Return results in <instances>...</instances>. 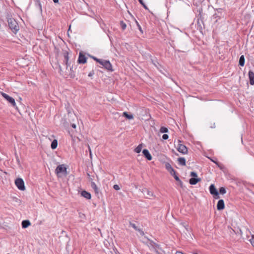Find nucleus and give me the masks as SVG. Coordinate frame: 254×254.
<instances>
[{
  "instance_id": "f257e3e1",
  "label": "nucleus",
  "mask_w": 254,
  "mask_h": 254,
  "mask_svg": "<svg viewBox=\"0 0 254 254\" xmlns=\"http://www.w3.org/2000/svg\"><path fill=\"white\" fill-rule=\"evenodd\" d=\"M55 174L58 178H61L63 176H66L68 174L67 168L65 165L62 164L58 165L55 169Z\"/></svg>"
},
{
  "instance_id": "f03ea898",
  "label": "nucleus",
  "mask_w": 254,
  "mask_h": 254,
  "mask_svg": "<svg viewBox=\"0 0 254 254\" xmlns=\"http://www.w3.org/2000/svg\"><path fill=\"white\" fill-rule=\"evenodd\" d=\"M8 26L13 33L16 34L19 29L17 21L13 18H7Z\"/></svg>"
},
{
  "instance_id": "7ed1b4c3",
  "label": "nucleus",
  "mask_w": 254,
  "mask_h": 254,
  "mask_svg": "<svg viewBox=\"0 0 254 254\" xmlns=\"http://www.w3.org/2000/svg\"><path fill=\"white\" fill-rule=\"evenodd\" d=\"M209 190L210 193L213 196L214 198L218 199L219 198V192L214 184H211L209 186Z\"/></svg>"
},
{
  "instance_id": "20e7f679",
  "label": "nucleus",
  "mask_w": 254,
  "mask_h": 254,
  "mask_svg": "<svg viewBox=\"0 0 254 254\" xmlns=\"http://www.w3.org/2000/svg\"><path fill=\"white\" fill-rule=\"evenodd\" d=\"M15 184L19 190H25L24 182L22 179L20 178H17L15 180Z\"/></svg>"
},
{
  "instance_id": "39448f33",
  "label": "nucleus",
  "mask_w": 254,
  "mask_h": 254,
  "mask_svg": "<svg viewBox=\"0 0 254 254\" xmlns=\"http://www.w3.org/2000/svg\"><path fill=\"white\" fill-rule=\"evenodd\" d=\"M100 62H101V63L99 64L103 65V66L105 69H106L108 71H113V69L112 68V65L109 61L102 59Z\"/></svg>"
},
{
  "instance_id": "423d86ee",
  "label": "nucleus",
  "mask_w": 254,
  "mask_h": 254,
  "mask_svg": "<svg viewBox=\"0 0 254 254\" xmlns=\"http://www.w3.org/2000/svg\"><path fill=\"white\" fill-rule=\"evenodd\" d=\"M179 142L180 143L181 142V141L180 140H179ZM177 149L179 152L183 154H186L188 153L187 147L185 145L182 144L181 143H179Z\"/></svg>"
},
{
  "instance_id": "0eeeda50",
  "label": "nucleus",
  "mask_w": 254,
  "mask_h": 254,
  "mask_svg": "<svg viewBox=\"0 0 254 254\" xmlns=\"http://www.w3.org/2000/svg\"><path fill=\"white\" fill-rule=\"evenodd\" d=\"M1 94L5 99H6L9 103L11 104V105H12L13 107L16 106L15 100L12 97L3 92H1Z\"/></svg>"
},
{
  "instance_id": "6e6552de",
  "label": "nucleus",
  "mask_w": 254,
  "mask_h": 254,
  "mask_svg": "<svg viewBox=\"0 0 254 254\" xmlns=\"http://www.w3.org/2000/svg\"><path fill=\"white\" fill-rule=\"evenodd\" d=\"M87 58L85 56V55L83 53V52H79L78 59L77 60V62L79 64H85L87 62Z\"/></svg>"
},
{
  "instance_id": "1a4fd4ad",
  "label": "nucleus",
  "mask_w": 254,
  "mask_h": 254,
  "mask_svg": "<svg viewBox=\"0 0 254 254\" xmlns=\"http://www.w3.org/2000/svg\"><path fill=\"white\" fill-rule=\"evenodd\" d=\"M91 187L94 190V192L96 195L98 196V198L100 197L99 194H101L100 193L99 190L96 186V184L94 182H91Z\"/></svg>"
},
{
  "instance_id": "9d476101",
  "label": "nucleus",
  "mask_w": 254,
  "mask_h": 254,
  "mask_svg": "<svg viewBox=\"0 0 254 254\" xmlns=\"http://www.w3.org/2000/svg\"><path fill=\"white\" fill-rule=\"evenodd\" d=\"M225 208L224 201L223 199L218 200L217 204V209L218 210H222Z\"/></svg>"
},
{
  "instance_id": "9b49d317",
  "label": "nucleus",
  "mask_w": 254,
  "mask_h": 254,
  "mask_svg": "<svg viewBox=\"0 0 254 254\" xmlns=\"http://www.w3.org/2000/svg\"><path fill=\"white\" fill-rule=\"evenodd\" d=\"M142 154H143L144 156L148 160H152V156L150 154L149 151L146 149H144L142 150Z\"/></svg>"
},
{
  "instance_id": "f8f14e48",
  "label": "nucleus",
  "mask_w": 254,
  "mask_h": 254,
  "mask_svg": "<svg viewBox=\"0 0 254 254\" xmlns=\"http://www.w3.org/2000/svg\"><path fill=\"white\" fill-rule=\"evenodd\" d=\"M249 78L250 79V83L252 85H254V72L252 70L249 71Z\"/></svg>"
},
{
  "instance_id": "ddd939ff",
  "label": "nucleus",
  "mask_w": 254,
  "mask_h": 254,
  "mask_svg": "<svg viewBox=\"0 0 254 254\" xmlns=\"http://www.w3.org/2000/svg\"><path fill=\"white\" fill-rule=\"evenodd\" d=\"M201 181L200 178H191L189 180V183L190 185H196L197 183Z\"/></svg>"
},
{
  "instance_id": "4468645a",
  "label": "nucleus",
  "mask_w": 254,
  "mask_h": 254,
  "mask_svg": "<svg viewBox=\"0 0 254 254\" xmlns=\"http://www.w3.org/2000/svg\"><path fill=\"white\" fill-rule=\"evenodd\" d=\"M81 195L82 196L87 199H90L91 198V195L90 193L86 190H82L81 192Z\"/></svg>"
},
{
  "instance_id": "2eb2a0df",
  "label": "nucleus",
  "mask_w": 254,
  "mask_h": 254,
  "mask_svg": "<svg viewBox=\"0 0 254 254\" xmlns=\"http://www.w3.org/2000/svg\"><path fill=\"white\" fill-rule=\"evenodd\" d=\"M71 121L68 118H62L61 120V123L63 125L64 127H66L68 125L69 123H71Z\"/></svg>"
},
{
  "instance_id": "dca6fc26",
  "label": "nucleus",
  "mask_w": 254,
  "mask_h": 254,
  "mask_svg": "<svg viewBox=\"0 0 254 254\" xmlns=\"http://www.w3.org/2000/svg\"><path fill=\"white\" fill-rule=\"evenodd\" d=\"M64 62L65 63V64L66 65V68H67V67L68 66V61L69 60L68 52L65 51L64 52Z\"/></svg>"
},
{
  "instance_id": "f3484780",
  "label": "nucleus",
  "mask_w": 254,
  "mask_h": 254,
  "mask_svg": "<svg viewBox=\"0 0 254 254\" xmlns=\"http://www.w3.org/2000/svg\"><path fill=\"white\" fill-rule=\"evenodd\" d=\"M22 227L23 228H26L31 225V223L28 220H25L22 222Z\"/></svg>"
},
{
  "instance_id": "a211bd4d",
  "label": "nucleus",
  "mask_w": 254,
  "mask_h": 254,
  "mask_svg": "<svg viewBox=\"0 0 254 254\" xmlns=\"http://www.w3.org/2000/svg\"><path fill=\"white\" fill-rule=\"evenodd\" d=\"M129 225L131 226L133 228H134L135 230L138 231L139 232H140V234L142 235H143L144 232L142 231L140 229H138L137 226H136L135 224L134 223H132L131 222H129Z\"/></svg>"
},
{
  "instance_id": "6ab92c4d",
  "label": "nucleus",
  "mask_w": 254,
  "mask_h": 254,
  "mask_svg": "<svg viewBox=\"0 0 254 254\" xmlns=\"http://www.w3.org/2000/svg\"><path fill=\"white\" fill-rule=\"evenodd\" d=\"M178 161L180 165L182 166H186V159L184 157H179L178 158Z\"/></svg>"
},
{
  "instance_id": "aec40b11",
  "label": "nucleus",
  "mask_w": 254,
  "mask_h": 254,
  "mask_svg": "<svg viewBox=\"0 0 254 254\" xmlns=\"http://www.w3.org/2000/svg\"><path fill=\"white\" fill-rule=\"evenodd\" d=\"M149 242V244L150 245L153 247V248H160V245L157 244V243H155L154 241H153L152 240H150V239H148Z\"/></svg>"
},
{
  "instance_id": "412c9836",
  "label": "nucleus",
  "mask_w": 254,
  "mask_h": 254,
  "mask_svg": "<svg viewBox=\"0 0 254 254\" xmlns=\"http://www.w3.org/2000/svg\"><path fill=\"white\" fill-rule=\"evenodd\" d=\"M123 116L125 117L126 118L128 119V120H131V119H133V115L132 114H128V113H127V112H124L123 113Z\"/></svg>"
},
{
  "instance_id": "4be33fe9",
  "label": "nucleus",
  "mask_w": 254,
  "mask_h": 254,
  "mask_svg": "<svg viewBox=\"0 0 254 254\" xmlns=\"http://www.w3.org/2000/svg\"><path fill=\"white\" fill-rule=\"evenodd\" d=\"M245 60L244 56L242 55L239 59V64L241 66H243L245 64Z\"/></svg>"
},
{
  "instance_id": "5701e85b",
  "label": "nucleus",
  "mask_w": 254,
  "mask_h": 254,
  "mask_svg": "<svg viewBox=\"0 0 254 254\" xmlns=\"http://www.w3.org/2000/svg\"><path fill=\"white\" fill-rule=\"evenodd\" d=\"M58 141L57 139H54L51 143V147L52 149H55L57 147Z\"/></svg>"
},
{
  "instance_id": "b1692460",
  "label": "nucleus",
  "mask_w": 254,
  "mask_h": 254,
  "mask_svg": "<svg viewBox=\"0 0 254 254\" xmlns=\"http://www.w3.org/2000/svg\"><path fill=\"white\" fill-rule=\"evenodd\" d=\"M165 168L166 169L170 172V171H173V168L170 165L169 163H165Z\"/></svg>"
},
{
  "instance_id": "393cba45",
  "label": "nucleus",
  "mask_w": 254,
  "mask_h": 254,
  "mask_svg": "<svg viewBox=\"0 0 254 254\" xmlns=\"http://www.w3.org/2000/svg\"><path fill=\"white\" fill-rule=\"evenodd\" d=\"M66 110L67 112V117L68 118L72 117V116L73 117H75V115H72V114L71 113L72 109H71L70 108H67Z\"/></svg>"
},
{
  "instance_id": "a878e982",
  "label": "nucleus",
  "mask_w": 254,
  "mask_h": 254,
  "mask_svg": "<svg viewBox=\"0 0 254 254\" xmlns=\"http://www.w3.org/2000/svg\"><path fill=\"white\" fill-rule=\"evenodd\" d=\"M142 144H139L138 145L135 149H134V151L137 153H139L141 152V149H142Z\"/></svg>"
},
{
  "instance_id": "bb28decb",
  "label": "nucleus",
  "mask_w": 254,
  "mask_h": 254,
  "mask_svg": "<svg viewBox=\"0 0 254 254\" xmlns=\"http://www.w3.org/2000/svg\"><path fill=\"white\" fill-rule=\"evenodd\" d=\"M160 132L161 133H167L168 132V129L165 127H161L160 128Z\"/></svg>"
},
{
  "instance_id": "cd10ccee",
  "label": "nucleus",
  "mask_w": 254,
  "mask_h": 254,
  "mask_svg": "<svg viewBox=\"0 0 254 254\" xmlns=\"http://www.w3.org/2000/svg\"><path fill=\"white\" fill-rule=\"evenodd\" d=\"M147 192L146 197L148 198H150L151 196H153V193L151 191L149 190H146Z\"/></svg>"
},
{
  "instance_id": "c85d7f7f",
  "label": "nucleus",
  "mask_w": 254,
  "mask_h": 254,
  "mask_svg": "<svg viewBox=\"0 0 254 254\" xmlns=\"http://www.w3.org/2000/svg\"><path fill=\"white\" fill-rule=\"evenodd\" d=\"M79 217L81 219V221H83L84 220L86 219V216L84 213H82L81 212H79L78 213Z\"/></svg>"
},
{
  "instance_id": "c756f323",
  "label": "nucleus",
  "mask_w": 254,
  "mask_h": 254,
  "mask_svg": "<svg viewBox=\"0 0 254 254\" xmlns=\"http://www.w3.org/2000/svg\"><path fill=\"white\" fill-rule=\"evenodd\" d=\"M219 193L224 194L226 192V189L224 187H220L219 189Z\"/></svg>"
},
{
  "instance_id": "7c9ffc66",
  "label": "nucleus",
  "mask_w": 254,
  "mask_h": 254,
  "mask_svg": "<svg viewBox=\"0 0 254 254\" xmlns=\"http://www.w3.org/2000/svg\"><path fill=\"white\" fill-rule=\"evenodd\" d=\"M215 164L220 168V170H223L225 168L224 166L218 162H215Z\"/></svg>"
},
{
  "instance_id": "2f4dec72",
  "label": "nucleus",
  "mask_w": 254,
  "mask_h": 254,
  "mask_svg": "<svg viewBox=\"0 0 254 254\" xmlns=\"http://www.w3.org/2000/svg\"><path fill=\"white\" fill-rule=\"evenodd\" d=\"M120 25L122 30H124L126 28L127 25L123 21H120Z\"/></svg>"
},
{
  "instance_id": "473e14b6",
  "label": "nucleus",
  "mask_w": 254,
  "mask_h": 254,
  "mask_svg": "<svg viewBox=\"0 0 254 254\" xmlns=\"http://www.w3.org/2000/svg\"><path fill=\"white\" fill-rule=\"evenodd\" d=\"M138 1L139 2V3L143 6V7L145 9H147V10H149L148 8L147 7V6L145 5V4L144 3L143 0H138Z\"/></svg>"
},
{
  "instance_id": "72a5a7b5",
  "label": "nucleus",
  "mask_w": 254,
  "mask_h": 254,
  "mask_svg": "<svg viewBox=\"0 0 254 254\" xmlns=\"http://www.w3.org/2000/svg\"><path fill=\"white\" fill-rule=\"evenodd\" d=\"M190 176L191 177V178H197V174L195 172H190Z\"/></svg>"
},
{
  "instance_id": "f704fd0d",
  "label": "nucleus",
  "mask_w": 254,
  "mask_h": 254,
  "mask_svg": "<svg viewBox=\"0 0 254 254\" xmlns=\"http://www.w3.org/2000/svg\"><path fill=\"white\" fill-rule=\"evenodd\" d=\"M94 60H95V61H96L97 63H101V62H100L101 60L102 59H98L96 57H94V56H91V57Z\"/></svg>"
},
{
  "instance_id": "c9c22d12",
  "label": "nucleus",
  "mask_w": 254,
  "mask_h": 254,
  "mask_svg": "<svg viewBox=\"0 0 254 254\" xmlns=\"http://www.w3.org/2000/svg\"><path fill=\"white\" fill-rule=\"evenodd\" d=\"M169 138V136L168 134H164L163 135H162V138L164 140H167Z\"/></svg>"
},
{
  "instance_id": "e433bc0d",
  "label": "nucleus",
  "mask_w": 254,
  "mask_h": 254,
  "mask_svg": "<svg viewBox=\"0 0 254 254\" xmlns=\"http://www.w3.org/2000/svg\"><path fill=\"white\" fill-rule=\"evenodd\" d=\"M170 174L173 176V177L175 176V175H177L176 171L173 169V171H170L169 172Z\"/></svg>"
},
{
  "instance_id": "4c0bfd02",
  "label": "nucleus",
  "mask_w": 254,
  "mask_h": 254,
  "mask_svg": "<svg viewBox=\"0 0 254 254\" xmlns=\"http://www.w3.org/2000/svg\"><path fill=\"white\" fill-rule=\"evenodd\" d=\"M217 13L218 14H219V15H221V16H222V12H221L222 11V9H221V8L217 9Z\"/></svg>"
},
{
  "instance_id": "58836bf2",
  "label": "nucleus",
  "mask_w": 254,
  "mask_h": 254,
  "mask_svg": "<svg viewBox=\"0 0 254 254\" xmlns=\"http://www.w3.org/2000/svg\"><path fill=\"white\" fill-rule=\"evenodd\" d=\"M113 188L116 190H118L120 189V187L118 185H114L113 186Z\"/></svg>"
},
{
  "instance_id": "ea45409f",
  "label": "nucleus",
  "mask_w": 254,
  "mask_h": 254,
  "mask_svg": "<svg viewBox=\"0 0 254 254\" xmlns=\"http://www.w3.org/2000/svg\"><path fill=\"white\" fill-rule=\"evenodd\" d=\"M250 242L252 246L254 247V236H253L252 239L250 240Z\"/></svg>"
},
{
  "instance_id": "a19ab883",
  "label": "nucleus",
  "mask_w": 254,
  "mask_h": 254,
  "mask_svg": "<svg viewBox=\"0 0 254 254\" xmlns=\"http://www.w3.org/2000/svg\"><path fill=\"white\" fill-rule=\"evenodd\" d=\"M136 22L137 25L138 26V29L142 33H143V31L142 30V28H141L140 25L138 24V23L137 21H136Z\"/></svg>"
},
{
  "instance_id": "79ce46f5",
  "label": "nucleus",
  "mask_w": 254,
  "mask_h": 254,
  "mask_svg": "<svg viewBox=\"0 0 254 254\" xmlns=\"http://www.w3.org/2000/svg\"><path fill=\"white\" fill-rule=\"evenodd\" d=\"M94 74V70H92L89 73L88 76L92 77Z\"/></svg>"
},
{
  "instance_id": "37998d69",
  "label": "nucleus",
  "mask_w": 254,
  "mask_h": 254,
  "mask_svg": "<svg viewBox=\"0 0 254 254\" xmlns=\"http://www.w3.org/2000/svg\"><path fill=\"white\" fill-rule=\"evenodd\" d=\"M213 17L214 18H216L217 17L220 18L221 15H219V14H218L217 13H215L214 14H213Z\"/></svg>"
},
{
  "instance_id": "c03bdc74",
  "label": "nucleus",
  "mask_w": 254,
  "mask_h": 254,
  "mask_svg": "<svg viewBox=\"0 0 254 254\" xmlns=\"http://www.w3.org/2000/svg\"><path fill=\"white\" fill-rule=\"evenodd\" d=\"M174 178L176 180V181H177V182L180 181V180H181L177 175H175Z\"/></svg>"
},
{
  "instance_id": "a18cd8bd",
  "label": "nucleus",
  "mask_w": 254,
  "mask_h": 254,
  "mask_svg": "<svg viewBox=\"0 0 254 254\" xmlns=\"http://www.w3.org/2000/svg\"><path fill=\"white\" fill-rule=\"evenodd\" d=\"M88 149H89V155H90V157L91 158H92V152H91V150L90 148V146L88 145Z\"/></svg>"
},
{
  "instance_id": "49530a36",
  "label": "nucleus",
  "mask_w": 254,
  "mask_h": 254,
  "mask_svg": "<svg viewBox=\"0 0 254 254\" xmlns=\"http://www.w3.org/2000/svg\"><path fill=\"white\" fill-rule=\"evenodd\" d=\"M36 1H37V2H38V4H39V5L40 8V9H41V10H42V6H41V3H40V0H36Z\"/></svg>"
},
{
  "instance_id": "de8ad7c7",
  "label": "nucleus",
  "mask_w": 254,
  "mask_h": 254,
  "mask_svg": "<svg viewBox=\"0 0 254 254\" xmlns=\"http://www.w3.org/2000/svg\"><path fill=\"white\" fill-rule=\"evenodd\" d=\"M178 182H179V185H180V187H181V188H183V182H182V181H181V180H180V181H179Z\"/></svg>"
},
{
  "instance_id": "09e8293b",
  "label": "nucleus",
  "mask_w": 254,
  "mask_h": 254,
  "mask_svg": "<svg viewBox=\"0 0 254 254\" xmlns=\"http://www.w3.org/2000/svg\"><path fill=\"white\" fill-rule=\"evenodd\" d=\"M202 8H201V9H199V15H200V18L202 20V15H201V10H202Z\"/></svg>"
},
{
  "instance_id": "8fccbe9b",
  "label": "nucleus",
  "mask_w": 254,
  "mask_h": 254,
  "mask_svg": "<svg viewBox=\"0 0 254 254\" xmlns=\"http://www.w3.org/2000/svg\"><path fill=\"white\" fill-rule=\"evenodd\" d=\"M71 127H73V128H76V125H75V124H71Z\"/></svg>"
},
{
  "instance_id": "3c124183",
  "label": "nucleus",
  "mask_w": 254,
  "mask_h": 254,
  "mask_svg": "<svg viewBox=\"0 0 254 254\" xmlns=\"http://www.w3.org/2000/svg\"><path fill=\"white\" fill-rule=\"evenodd\" d=\"M54 3H59V0H53Z\"/></svg>"
},
{
  "instance_id": "603ef678",
  "label": "nucleus",
  "mask_w": 254,
  "mask_h": 254,
  "mask_svg": "<svg viewBox=\"0 0 254 254\" xmlns=\"http://www.w3.org/2000/svg\"><path fill=\"white\" fill-rule=\"evenodd\" d=\"M210 159L211 160V161L212 162H214V163H215V162H217L216 160H213V159H212L210 158Z\"/></svg>"
},
{
  "instance_id": "864d4df0",
  "label": "nucleus",
  "mask_w": 254,
  "mask_h": 254,
  "mask_svg": "<svg viewBox=\"0 0 254 254\" xmlns=\"http://www.w3.org/2000/svg\"><path fill=\"white\" fill-rule=\"evenodd\" d=\"M175 254H183L182 252H177Z\"/></svg>"
},
{
  "instance_id": "5fc2aeb1",
  "label": "nucleus",
  "mask_w": 254,
  "mask_h": 254,
  "mask_svg": "<svg viewBox=\"0 0 254 254\" xmlns=\"http://www.w3.org/2000/svg\"><path fill=\"white\" fill-rule=\"evenodd\" d=\"M197 23H198V24H199V19H198V21H197Z\"/></svg>"
}]
</instances>
